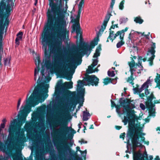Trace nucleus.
Returning a JSON list of instances; mask_svg holds the SVG:
<instances>
[{
    "instance_id": "1",
    "label": "nucleus",
    "mask_w": 160,
    "mask_h": 160,
    "mask_svg": "<svg viewBox=\"0 0 160 160\" xmlns=\"http://www.w3.org/2000/svg\"><path fill=\"white\" fill-rule=\"evenodd\" d=\"M49 8L47 12L48 22L42 36V48L44 51H61V41L66 38L67 29L64 15L60 7L62 0H49Z\"/></svg>"
},
{
    "instance_id": "2",
    "label": "nucleus",
    "mask_w": 160,
    "mask_h": 160,
    "mask_svg": "<svg viewBox=\"0 0 160 160\" xmlns=\"http://www.w3.org/2000/svg\"><path fill=\"white\" fill-rule=\"evenodd\" d=\"M50 128L52 130V136H55L60 140L59 142L57 140H54V144L56 146L59 153L65 156L68 151L71 153L72 152L73 154L72 155L74 157H76L75 160L77 159V152L72 151L68 145L67 141L72 139L73 135L72 133L67 134L69 131V128L68 126V123L62 119H58L53 122L50 124Z\"/></svg>"
},
{
    "instance_id": "3",
    "label": "nucleus",
    "mask_w": 160,
    "mask_h": 160,
    "mask_svg": "<svg viewBox=\"0 0 160 160\" xmlns=\"http://www.w3.org/2000/svg\"><path fill=\"white\" fill-rule=\"evenodd\" d=\"M42 80V78L39 77L37 82V85L36 86L35 84L34 85L35 87L32 93L26 100V105L24 107L22 106L21 107L23 109L20 110L21 114L18 117V122L20 127L25 122L28 114L31 111V107H34L38 104L39 102L35 100L42 98L43 101L48 96V93L49 85H44L41 82Z\"/></svg>"
},
{
    "instance_id": "4",
    "label": "nucleus",
    "mask_w": 160,
    "mask_h": 160,
    "mask_svg": "<svg viewBox=\"0 0 160 160\" xmlns=\"http://www.w3.org/2000/svg\"><path fill=\"white\" fill-rule=\"evenodd\" d=\"M2 0L0 2V44H1L4 31L9 24L8 18L11 15V8L14 6L15 0H7V4Z\"/></svg>"
},
{
    "instance_id": "5",
    "label": "nucleus",
    "mask_w": 160,
    "mask_h": 160,
    "mask_svg": "<svg viewBox=\"0 0 160 160\" xmlns=\"http://www.w3.org/2000/svg\"><path fill=\"white\" fill-rule=\"evenodd\" d=\"M93 48L89 45L87 43L83 42V45L79 46L77 52L73 56L70 58V63L67 65V68L71 69L72 68H75L77 65H80L82 62V58L84 55H88V56L90 54L92 49Z\"/></svg>"
},
{
    "instance_id": "6",
    "label": "nucleus",
    "mask_w": 160,
    "mask_h": 160,
    "mask_svg": "<svg viewBox=\"0 0 160 160\" xmlns=\"http://www.w3.org/2000/svg\"><path fill=\"white\" fill-rule=\"evenodd\" d=\"M77 87L79 88V90L77 91V96L72 98L71 99L72 105L70 106V108L72 105L75 107L78 103H79V105L78 106L76 109V112L78 111L81 107L82 106L83 102H84V96L85 92L84 88H82V87L84 85V82L83 81L79 80L78 81Z\"/></svg>"
},
{
    "instance_id": "7",
    "label": "nucleus",
    "mask_w": 160,
    "mask_h": 160,
    "mask_svg": "<svg viewBox=\"0 0 160 160\" xmlns=\"http://www.w3.org/2000/svg\"><path fill=\"white\" fill-rule=\"evenodd\" d=\"M156 99V98L154 96L153 92H151L149 96L147 97V101L145 104L146 108L148 110L150 116H155V109L154 108L155 104L160 103V99L155 100Z\"/></svg>"
},
{
    "instance_id": "8",
    "label": "nucleus",
    "mask_w": 160,
    "mask_h": 160,
    "mask_svg": "<svg viewBox=\"0 0 160 160\" xmlns=\"http://www.w3.org/2000/svg\"><path fill=\"white\" fill-rule=\"evenodd\" d=\"M142 128L139 126H138L137 124L134 123L133 120L129 122V127L127 133V137L128 138H133V136L141 135L144 136L145 133L141 132Z\"/></svg>"
},
{
    "instance_id": "9",
    "label": "nucleus",
    "mask_w": 160,
    "mask_h": 160,
    "mask_svg": "<svg viewBox=\"0 0 160 160\" xmlns=\"http://www.w3.org/2000/svg\"><path fill=\"white\" fill-rule=\"evenodd\" d=\"M81 12L82 11L78 10V13L76 16V19L73 18L71 21L72 22L74 23L72 25V31L71 32L73 33V32H76V36H75V38L77 39V42H78L79 33L81 30L79 22Z\"/></svg>"
},
{
    "instance_id": "10",
    "label": "nucleus",
    "mask_w": 160,
    "mask_h": 160,
    "mask_svg": "<svg viewBox=\"0 0 160 160\" xmlns=\"http://www.w3.org/2000/svg\"><path fill=\"white\" fill-rule=\"evenodd\" d=\"M123 98H121L119 99V103L121 107L123 108V112L124 113H127V116L130 115L131 108L130 105L131 103L125 99H123Z\"/></svg>"
},
{
    "instance_id": "11",
    "label": "nucleus",
    "mask_w": 160,
    "mask_h": 160,
    "mask_svg": "<svg viewBox=\"0 0 160 160\" xmlns=\"http://www.w3.org/2000/svg\"><path fill=\"white\" fill-rule=\"evenodd\" d=\"M85 80L88 83L89 85L92 86H98L99 83V79L95 75H85Z\"/></svg>"
},
{
    "instance_id": "12",
    "label": "nucleus",
    "mask_w": 160,
    "mask_h": 160,
    "mask_svg": "<svg viewBox=\"0 0 160 160\" xmlns=\"http://www.w3.org/2000/svg\"><path fill=\"white\" fill-rule=\"evenodd\" d=\"M115 0H111V2L110 3V7L108 8L105 19L103 21V26L104 28L103 30L107 26V23L109 20L110 17L112 16L111 13L112 12L113 6L115 4Z\"/></svg>"
},
{
    "instance_id": "13",
    "label": "nucleus",
    "mask_w": 160,
    "mask_h": 160,
    "mask_svg": "<svg viewBox=\"0 0 160 160\" xmlns=\"http://www.w3.org/2000/svg\"><path fill=\"white\" fill-rule=\"evenodd\" d=\"M103 22L102 25L101 26V28L99 29V32H98V34H97V37L95 38L90 43V46H91L92 48H94L96 45H97L98 44V41H99V34H101L103 33L104 30L106 28L104 29L103 30V29L104 26H103ZM106 28V27L105 28Z\"/></svg>"
},
{
    "instance_id": "14",
    "label": "nucleus",
    "mask_w": 160,
    "mask_h": 160,
    "mask_svg": "<svg viewBox=\"0 0 160 160\" xmlns=\"http://www.w3.org/2000/svg\"><path fill=\"white\" fill-rule=\"evenodd\" d=\"M18 137L17 139L18 145L20 146L24 144L26 141V138L25 136L24 131L23 129L18 132Z\"/></svg>"
},
{
    "instance_id": "15",
    "label": "nucleus",
    "mask_w": 160,
    "mask_h": 160,
    "mask_svg": "<svg viewBox=\"0 0 160 160\" xmlns=\"http://www.w3.org/2000/svg\"><path fill=\"white\" fill-rule=\"evenodd\" d=\"M152 45L151 47V49L149 50L148 52L151 53L152 54V56L151 57L149 58L148 61H149V65L151 66H152L153 64V60L154 59L155 57V55H154L155 52V49L156 48V44L154 42H152Z\"/></svg>"
},
{
    "instance_id": "16",
    "label": "nucleus",
    "mask_w": 160,
    "mask_h": 160,
    "mask_svg": "<svg viewBox=\"0 0 160 160\" xmlns=\"http://www.w3.org/2000/svg\"><path fill=\"white\" fill-rule=\"evenodd\" d=\"M15 126L12 125H10L9 128V135L8 136L9 139L11 140H12L14 138Z\"/></svg>"
},
{
    "instance_id": "17",
    "label": "nucleus",
    "mask_w": 160,
    "mask_h": 160,
    "mask_svg": "<svg viewBox=\"0 0 160 160\" xmlns=\"http://www.w3.org/2000/svg\"><path fill=\"white\" fill-rule=\"evenodd\" d=\"M72 82H65L60 86V87L62 90H65L68 89H71L73 87Z\"/></svg>"
},
{
    "instance_id": "18",
    "label": "nucleus",
    "mask_w": 160,
    "mask_h": 160,
    "mask_svg": "<svg viewBox=\"0 0 160 160\" xmlns=\"http://www.w3.org/2000/svg\"><path fill=\"white\" fill-rule=\"evenodd\" d=\"M132 143V147L133 150L134 151L137 147L142 148L143 146L142 144L139 142V141H136V142L135 140L131 139Z\"/></svg>"
},
{
    "instance_id": "19",
    "label": "nucleus",
    "mask_w": 160,
    "mask_h": 160,
    "mask_svg": "<svg viewBox=\"0 0 160 160\" xmlns=\"http://www.w3.org/2000/svg\"><path fill=\"white\" fill-rule=\"evenodd\" d=\"M133 138H128L129 139H132L134 140H135V141L136 142V141H139L140 138H141L140 139V142H143L145 141V138L143 136H141V135H138L135 136H133Z\"/></svg>"
},
{
    "instance_id": "20",
    "label": "nucleus",
    "mask_w": 160,
    "mask_h": 160,
    "mask_svg": "<svg viewBox=\"0 0 160 160\" xmlns=\"http://www.w3.org/2000/svg\"><path fill=\"white\" fill-rule=\"evenodd\" d=\"M134 112V110H132V112H130V115L129 116H130L132 118V119L130 120L129 121V123L131 121L133 120L134 121V123H135V120H140L141 117H138L135 114L133 113Z\"/></svg>"
},
{
    "instance_id": "21",
    "label": "nucleus",
    "mask_w": 160,
    "mask_h": 160,
    "mask_svg": "<svg viewBox=\"0 0 160 160\" xmlns=\"http://www.w3.org/2000/svg\"><path fill=\"white\" fill-rule=\"evenodd\" d=\"M144 156L140 153H135L134 154V160H144Z\"/></svg>"
},
{
    "instance_id": "22",
    "label": "nucleus",
    "mask_w": 160,
    "mask_h": 160,
    "mask_svg": "<svg viewBox=\"0 0 160 160\" xmlns=\"http://www.w3.org/2000/svg\"><path fill=\"white\" fill-rule=\"evenodd\" d=\"M23 34V33L22 32H19L17 34V37L15 39V43L17 45H19L20 44L19 41L22 39Z\"/></svg>"
},
{
    "instance_id": "23",
    "label": "nucleus",
    "mask_w": 160,
    "mask_h": 160,
    "mask_svg": "<svg viewBox=\"0 0 160 160\" xmlns=\"http://www.w3.org/2000/svg\"><path fill=\"white\" fill-rule=\"evenodd\" d=\"M71 94V92L69 90H66L63 92L62 93V97L60 98V99L62 100L64 98H67L70 96Z\"/></svg>"
},
{
    "instance_id": "24",
    "label": "nucleus",
    "mask_w": 160,
    "mask_h": 160,
    "mask_svg": "<svg viewBox=\"0 0 160 160\" xmlns=\"http://www.w3.org/2000/svg\"><path fill=\"white\" fill-rule=\"evenodd\" d=\"M35 62H36V65L37 66L38 69V73L39 72L40 69L39 66V64L41 63V62L40 59V58L39 56L36 57L35 59Z\"/></svg>"
},
{
    "instance_id": "25",
    "label": "nucleus",
    "mask_w": 160,
    "mask_h": 160,
    "mask_svg": "<svg viewBox=\"0 0 160 160\" xmlns=\"http://www.w3.org/2000/svg\"><path fill=\"white\" fill-rule=\"evenodd\" d=\"M128 27H126L124 29H122L121 30L119 31L116 32V33L114 34V37L113 38L114 40L116 38V37L119 35L120 34L123 32H126L128 30Z\"/></svg>"
},
{
    "instance_id": "26",
    "label": "nucleus",
    "mask_w": 160,
    "mask_h": 160,
    "mask_svg": "<svg viewBox=\"0 0 160 160\" xmlns=\"http://www.w3.org/2000/svg\"><path fill=\"white\" fill-rule=\"evenodd\" d=\"M86 110L87 109H86ZM83 115L82 120L83 121H87L88 119V116H90L89 113L88 112H87V110L86 111H84L83 112Z\"/></svg>"
},
{
    "instance_id": "27",
    "label": "nucleus",
    "mask_w": 160,
    "mask_h": 160,
    "mask_svg": "<svg viewBox=\"0 0 160 160\" xmlns=\"http://www.w3.org/2000/svg\"><path fill=\"white\" fill-rule=\"evenodd\" d=\"M157 76L155 79V82L157 83V86L160 89V74H158V73H157Z\"/></svg>"
},
{
    "instance_id": "28",
    "label": "nucleus",
    "mask_w": 160,
    "mask_h": 160,
    "mask_svg": "<svg viewBox=\"0 0 160 160\" xmlns=\"http://www.w3.org/2000/svg\"><path fill=\"white\" fill-rule=\"evenodd\" d=\"M135 153H140L142 155H143L144 156V160H152V159H153V157L152 156H150L149 160L148 159V155H147L146 152H145L144 154H142V153H141L140 152H133V158H134V154Z\"/></svg>"
},
{
    "instance_id": "29",
    "label": "nucleus",
    "mask_w": 160,
    "mask_h": 160,
    "mask_svg": "<svg viewBox=\"0 0 160 160\" xmlns=\"http://www.w3.org/2000/svg\"><path fill=\"white\" fill-rule=\"evenodd\" d=\"M113 80V79L107 77L104 79L103 83L104 85H107L110 83H112V82Z\"/></svg>"
},
{
    "instance_id": "30",
    "label": "nucleus",
    "mask_w": 160,
    "mask_h": 160,
    "mask_svg": "<svg viewBox=\"0 0 160 160\" xmlns=\"http://www.w3.org/2000/svg\"><path fill=\"white\" fill-rule=\"evenodd\" d=\"M134 21L136 23L141 24L143 22V20L140 16H138L135 18Z\"/></svg>"
},
{
    "instance_id": "31",
    "label": "nucleus",
    "mask_w": 160,
    "mask_h": 160,
    "mask_svg": "<svg viewBox=\"0 0 160 160\" xmlns=\"http://www.w3.org/2000/svg\"><path fill=\"white\" fill-rule=\"evenodd\" d=\"M150 83V80L148 79L147 81L145 82L142 85V88H143L144 89L145 88H148V84Z\"/></svg>"
},
{
    "instance_id": "32",
    "label": "nucleus",
    "mask_w": 160,
    "mask_h": 160,
    "mask_svg": "<svg viewBox=\"0 0 160 160\" xmlns=\"http://www.w3.org/2000/svg\"><path fill=\"white\" fill-rule=\"evenodd\" d=\"M3 37L2 38V41L1 42H2L1 44H0V52L2 51L3 50ZM1 41H0V42ZM2 57L1 55H0V68L1 67H2Z\"/></svg>"
},
{
    "instance_id": "33",
    "label": "nucleus",
    "mask_w": 160,
    "mask_h": 160,
    "mask_svg": "<svg viewBox=\"0 0 160 160\" xmlns=\"http://www.w3.org/2000/svg\"><path fill=\"white\" fill-rule=\"evenodd\" d=\"M94 67H92V66L90 65L88 67V68L86 70L87 73L88 74L92 73L95 72V70L93 69V68Z\"/></svg>"
},
{
    "instance_id": "34",
    "label": "nucleus",
    "mask_w": 160,
    "mask_h": 160,
    "mask_svg": "<svg viewBox=\"0 0 160 160\" xmlns=\"http://www.w3.org/2000/svg\"><path fill=\"white\" fill-rule=\"evenodd\" d=\"M138 62L136 63L132 58H131V61L128 62V64L129 66H137Z\"/></svg>"
},
{
    "instance_id": "35",
    "label": "nucleus",
    "mask_w": 160,
    "mask_h": 160,
    "mask_svg": "<svg viewBox=\"0 0 160 160\" xmlns=\"http://www.w3.org/2000/svg\"><path fill=\"white\" fill-rule=\"evenodd\" d=\"M84 0H81L80 2L79 3L78 6V10L82 11V5L84 3Z\"/></svg>"
},
{
    "instance_id": "36",
    "label": "nucleus",
    "mask_w": 160,
    "mask_h": 160,
    "mask_svg": "<svg viewBox=\"0 0 160 160\" xmlns=\"http://www.w3.org/2000/svg\"><path fill=\"white\" fill-rule=\"evenodd\" d=\"M80 34V43L79 46H80L81 45H83V43L85 42L83 41L82 36V32H81V30L79 34Z\"/></svg>"
},
{
    "instance_id": "37",
    "label": "nucleus",
    "mask_w": 160,
    "mask_h": 160,
    "mask_svg": "<svg viewBox=\"0 0 160 160\" xmlns=\"http://www.w3.org/2000/svg\"><path fill=\"white\" fill-rule=\"evenodd\" d=\"M114 31L110 32L109 33V35L108 37V39H110L111 41L112 42H113V40H114L112 38L113 36L114 35Z\"/></svg>"
},
{
    "instance_id": "38",
    "label": "nucleus",
    "mask_w": 160,
    "mask_h": 160,
    "mask_svg": "<svg viewBox=\"0 0 160 160\" xmlns=\"http://www.w3.org/2000/svg\"><path fill=\"white\" fill-rule=\"evenodd\" d=\"M128 21V18H122L120 19L119 20L120 24L123 23H126Z\"/></svg>"
},
{
    "instance_id": "39",
    "label": "nucleus",
    "mask_w": 160,
    "mask_h": 160,
    "mask_svg": "<svg viewBox=\"0 0 160 160\" xmlns=\"http://www.w3.org/2000/svg\"><path fill=\"white\" fill-rule=\"evenodd\" d=\"M76 150H77V151H79L81 153V154H83V153H85V156L84 158V160H86L85 156H86V153H87L86 150H85L84 151H81V150H80V148L79 147H76Z\"/></svg>"
},
{
    "instance_id": "40",
    "label": "nucleus",
    "mask_w": 160,
    "mask_h": 160,
    "mask_svg": "<svg viewBox=\"0 0 160 160\" xmlns=\"http://www.w3.org/2000/svg\"><path fill=\"white\" fill-rule=\"evenodd\" d=\"M125 2V0H122L119 4V7L120 10H122L124 8V4Z\"/></svg>"
},
{
    "instance_id": "41",
    "label": "nucleus",
    "mask_w": 160,
    "mask_h": 160,
    "mask_svg": "<svg viewBox=\"0 0 160 160\" xmlns=\"http://www.w3.org/2000/svg\"><path fill=\"white\" fill-rule=\"evenodd\" d=\"M147 60V58H142V57L141 56H139L138 57V62L140 63L141 62H142V60L143 62H145Z\"/></svg>"
},
{
    "instance_id": "42",
    "label": "nucleus",
    "mask_w": 160,
    "mask_h": 160,
    "mask_svg": "<svg viewBox=\"0 0 160 160\" xmlns=\"http://www.w3.org/2000/svg\"><path fill=\"white\" fill-rule=\"evenodd\" d=\"M128 116V118H127L126 117H124V120L123 121V122H124V124L125 125H126L127 122H129V121L131 120V119H129V120H128V119H130V118H129V116ZM129 127V126L128 127V128Z\"/></svg>"
},
{
    "instance_id": "43",
    "label": "nucleus",
    "mask_w": 160,
    "mask_h": 160,
    "mask_svg": "<svg viewBox=\"0 0 160 160\" xmlns=\"http://www.w3.org/2000/svg\"><path fill=\"white\" fill-rule=\"evenodd\" d=\"M124 44V41H120L117 43L116 45L117 47V48H120Z\"/></svg>"
},
{
    "instance_id": "44",
    "label": "nucleus",
    "mask_w": 160,
    "mask_h": 160,
    "mask_svg": "<svg viewBox=\"0 0 160 160\" xmlns=\"http://www.w3.org/2000/svg\"><path fill=\"white\" fill-rule=\"evenodd\" d=\"M108 75L110 77H113L115 75L114 71H113L111 72L109 70H108Z\"/></svg>"
},
{
    "instance_id": "45",
    "label": "nucleus",
    "mask_w": 160,
    "mask_h": 160,
    "mask_svg": "<svg viewBox=\"0 0 160 160\" xmlns=\"http://www.w3.org/2000/svg\"><path fill=\"white\" fill-rule=\"evenodd\" d=\"M24 129L27 132H28L31 130V125L30 124H27L26 126H24Z\"/></svg>"
},
{
    "instance_id": "46",
    "label": "nucleus",
    "mask_w": 160,
    "mask_h": 160,
    "mask_svg": "<svg viewBox=\"0 0 160 160\" xmlns=\"http://www.w3.org/2000/svg\"><path fill=\"white\" fill-rule=\"evenodd\" d=\"M100 52L97 50V51L95 50V52L94 53L93 56V58H97L98 57L100 56Z\"/></svg>"
},
{
    "instance_id": "47",
    "label": "nucleus",
    "mask_w": 160,
    "mask_h": 160,
    "mask_svg": "<svg viewBox=\"0 0 160 160\" xmlns=\"http://www.w3.org/2000/svg\"><path fill=\"white\" fill-rule=\"evenodd\" d=\"M98 60L97 59H94L93 60V61L92 64H91V65L92 66V67H94L96 65H97L98 63Z\"/></svg>"
},
{
    "instance_id": "48",
    "label": "nucleus",
    "mask_w": 160,
    "mask_h": 160,
    "mask_svg": "<svg viewBox=\"0 0 160 160\" xmlns=\"http://www.w3.org/2000/svg\"><path fill=\"white\" fill-rule=\"evenodd\" d=\"M6 147L4 143L0 141V149H6Z\"/></svg>"
},
{
    "instance_id": "49",
    "label": "nucleus",
    "mask_w": 160,
    "mask_h": 160,
    "mask_svg": "<svg viewBox=\"0 0 160 160\" xmlns=\"http://www.w3.org/2000/svg\"><path fill=\"white\" fill-rule=\"evenodd\" d=\"M125 32H122V33H121V34L119 35V38L121 40L120 41H123L124 40V37L125 35Z\"/></svg>"
},
{
    "instance_id": "50",
    "label": "nucleus",
    "mask_w": 160,
    "mask_h": 160,
    "mask_svg": "<svg viewBox=\"0 0 160 160\" xmlns=\"http://www.w3.org/2000/svg\"><path fill=\"white\" fill-rule=\"evenodd\" d=\"M130 67V70L129 71H132V72H135L136 71V70L134 68H136L137 67L136 66H129Z\"/></svg>"
},
{
    "instance_id": "51",
    "label": "nucleus",
    "mask_w": 160,
    "mask_h": 160,
    "mask_svg": "<svg viewBox=\"0 0 160 160\" xmlns=\"http://www.w3.org/2000/svg\"><path fill=\"white\" fill-rule=\"evenodd\" d=\"M38 70H37L36 68H35L34 70V80L35 81H36L37 80V74H38Z\"/></svg>"
},
{
    "instance_id": "52",
    "label": "nucleus",
    "mask_w": 160,
    "mask_h": 160,
    "mask_svg": "<svg viewBox=\"0 0 160 160\" xmlns=\"http://www.w3.org/2000/svg\"><path fill=\"white\" fill-rule=\"evenodd\" d=\"M44 71L45 69L43 68V66H42V69L41 70V73L42 77L45 76Z\"/></svg>"
},
{
    "instance_id": "53",
    "label": "nucleus",
    "mask_w": 160,
    "mask_h": 160,
    "mask_svg": "<svg viewBox=\"0 0 160 160\" xmlns=\"http://www.w3.org/2000/svg\"><path fill=\"white\" fill-rule=\"evenodd\" d=\"M137 66L138 67H140V70H141V71L143 70V68L142 65V62H140V63L138 62Z\"/></svg>"
},
{
    "instance_id": "54",
    "label": "nucleus",
    "mask_w": 160,
    "mask_h": 160,
    "mask_svg": "<svg viewBox=\"0 0 160 160\" xmlns=\"http://www.w3.org/2000/svg\"><path fill=\"white\" fill-rule=\"evenodd\" d=\"M135 90H136V92H138L139 93L144 89L143 88H142V87H141V88H140L139 89H138V88H135L134 89Z\"/></svg>"
},
{
    "instance_id": "55",
    "label": "nucleus",
    "mask_w": 160,
    "mask_h": 160,
    "mask_svg": "<svg viewBox=\"0 0 160 160\" xmlns=\"http://www.w3.org/2000/svg\"><path fill=\"white\" fill-rule=\"evenodd\" d=\"M134 78H133V77H131V76H130L129 77H128L127 80V82H130V81H133V80H134Z\"/></svg>"
},
{
    "instance_id": "56",
    "label": "nucleus",
    "mask_w": 160,
    "mask_h": 160,
    "mask_svg": "<svg viewBox=\"0 0 160 160\" xmlns=\"http://www.w3.org/2000/svg\"><path fill=\"white\" fill-rule=\"evenodd\" d=\"M121 107L120 104L119 105H117L115 107L116 108V110L117 112H119L120 110V107Z\"/></svg>"
},
{
    "instance_id": "57",
    "label": "nucleus",
    "mask_w": 160,
    "mask_h": 160,
    "mask_svg": "<svg viewBox=\"0 0 160 160\" xmlns=\"http://www.w3.org/2000/svg\"><path fill=\"white\" fill-rule=\"evenodd\" d=\"M111 106L112 108L115 107L117 105H116L114 102L112 100H111Z\"/></svg>"
},
{
    "instance_id": "58",
    "label": "nucleus",
    "mask_w": 160,
    "mask_h": 160,
    "mask_svg": "<svg viewBox=\"0 0 160 160\" xmlns=\"http://www.w3.org/2000/svg\"><path fill=\"white\" fill-rule=\"evenodd\" d=\"M125 132H123V133H121L120 135V138H122L123 140L124 139V138L125 137Z\"/></svg>"
},
{
    "instance_id": "59",
    "label": "nucleus",
    "mask_w": 160,
    "mask_h": 160,
    "mask_svg": "<svg viewBox=\"0 0 160 160\" xmlns=\"http://www.w3.org/2000/svg\"><path fill=\"white\" fill-rule=\"evenodd\" d=\"M17 122L16 120V119H14L12 121H11L10 125H13L14 126H15Z\"/></svg>"
},
{
    "instance_id": "60",
    "label": "nucleus",
    "mask_w": 160,
    "mask_h": 160,
    "mask_svg": "<svg viewBox=\"0 0 160 160\" xmlns=\"http://www.w3.org/2000/svg\"><path fill=\"white\" fill-rule=\"evenodd\" d=\"M140 107L142 110H144L145 109V106L143 103H140Z\"/></svg>"
},
{
    "instance_id": "61",
    "label": "nucleus",
    "mask_w": 160,
    "mask_h": 160,
    "mask_svg": "<svg viewBox=\"0 0 160 160\" xmlns=\"http://www.w3.org/2000/svg\"><path fill=\"white\" fill-rule=\"evenodd\" d=\"M97 50H98L99 52H100V51L102 50L101 44H99L97 47L96 50L97 51Z\"/></svg>"
},
{
    "instance_id": "62",
    "label": "nucleus",
    "mask_w": 160,
    "mask_h": 160,
    "mask_svg": "<svg viewBox=\"0 0 160 160\" xmlns=\"http://www.w3.org/2000/svg\"><path fill=\"white\" fill-rule=\"evenodd\" d=\"M150 93V92L149 91V90L148 89V88H147L145 90V94L146 95V96H147Z\"/></svg>"
},
{
    "instance_id": "63",
    "label": "nucleus",
    "mask_w": 160,
    "mask_h": 160,
    "mask_svg": "<svg viewBox=\"0 0 160 160\" xmlns=\"http://www.w3.org/2000/svg\"><path fill=\"white\" fill-rule=\"evenodd\" d=\"M79 142L81 143V144L82 143H87V141H85L83 139H82L81 141H79Z\"/></svg>"
},
{
    "instance_id": "64",
    "label": "nucleus",
    "mask_w": 160,
    "mask_h": 160,
    "mask_svg": "<svg viewBox=\"0 0 160 160\" xmlns=\"http://www.w3.org/2000/svg\"><path fill=\"white\" fill-rule=\"evenodd\" d=\"M62 69L63 70V71L65 73H66L67 71V69L66 66L63 65L62 67Z\"/></svg>"
}]
</instances>
